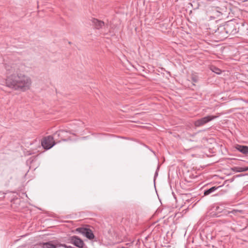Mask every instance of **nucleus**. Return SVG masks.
Wrapping results in <instances>:
<instances>
[{
	"instance_id": "nucleus-14",
	"label": "nucleus",
	"mask_w": 248,
	"mask_h": 248,
	"mask_svg": "<svg viewBox=\"0 0 248 248\" xmlns=\"http://www.w3.org/2000/svg\"><path fill=\"white\" fill-rule=\"evenodd\" d=\"M233 170L237 172H243V167H234Z\"/></svg>"
},
{
	"instance_id": "nucleus-17",
	"label": "nucleus",
	"mask_w": 248,
	"mask_h": 248,
	"mask_svg": "<svg viewBox=\"0 0 248 248\" xmlns=\"http://www.w3.org/2000/svg\"><path fill=\"white\" fill-rule=\"evenodd\" d=\"M62 247H64V248H73L72 247H71L70 246H69V247L67 246L65 244H63L62 245Z\"/></svg>"
},
{
	"instance_id": "nucleus-12",
	"label": "nucleus",
	"mask_w": 248,
	"mask_h": 248,
	"mask_svg": "<svg viewBox=\"0 0 248 248\" xmlns=\"http://www.w3.org/2000/svg\"><path fill=\"white\" fill-rule=\"evenodd\" d=\"M220 186H218V187L213 186L208 189L204 190V195L205 196L211 194L212 193L214 192L215 190H216Z\"/></svg>"
},
{
	"instance_id": "nucleus-19",
	"label": "nucleus",
	"mask_w": 248,
	"mask_h": 248,
	"mask_svg": "<svg viewBox=\"0 0 248 248\" xmlns=\"http://www.w3.org/2000/svg\"><path fill=\"white\" fill-rule=\"evenodd\" d=\"M156 175H157V172L156 171V172L155 173V177L156 176Z\"/></svg>"
},
{
	"instance_id": "nucleus-18",
	"label": "nucleus",
	"mask_w": 248,
	"mask_h": 248,
	"mask_svg": "<svg viewBox=\"0 0 248 248\" xmlns=\"http://www.w3.org/2000/svg\"><path fill=\"white\" fill-rule=\"evenodd\" d=\"M193 80L194 82H196V81H197L196 79L195 78H193Z\"/></svg>"
},
{
	"instance_id": "nucleus-8",
	"label": "nucleus",
	"mask_w": 248,
	"mask_h": 248,
	"mask_svg": "<svg viewBox=\"0 0 248 248\" xmlns=\"http://www.w3.org/2000/svg\"><path fill=\"white\" fill-rule=\"evenodd\" d=\"M225 25L219 26L216 31V33L219 37L220 39L226 38L228 37L227 32L225 30Z\"/></svg>"
},
{
	"instance_id": "nucleus-9",
	"label": "nucleus",
	"mask_w": 248,
	"mask_h": 248,
	"mask_svg": "<svg viewBox=\"0 0 248 248\" xmlns=\"http://www.w3.org/2000/svg\"><path fill=\"white\" fill-rule=\"evenodd\" d=\"M62 245H60L57 241H50L46 243H43L41 244L42 248H57L60 246H62Z\"/></svg>"
},
{
	"instance_id": "nucleus-16",
	"label": "nucleus",
	"mask_w": 248,
	"mask_h": 248,
	"mask_svg": "<svg viewBox=\"0 0 248 248\" xmlns=\"http://www.w3.org/2000/svg\"><path fill=\"white\" fill-rule=\"evenodd\" d=\"M243 172L248 171V167H243Z\"/></svg>"
},
{
	"instance_id": "nucleus-7",
	"label": "nucleus",
	"mask_w": 248,
	"mask_h": 248,
	"mask_svg": "<svg viewBox=\"0 0 248 248\" xmlns=\"http://www.w3.org/2000/svg\"><path fill=\"white\" fill-rule=\"evenodd\" d=\"M226 32H227L228 35L229 34H235L237 31V29L235 27L233 23L229 21L225 24Z\"/></svg>"
},
{
	"instance_id": "nucleus-4",
	"label": "nucleus",
	"mask_w": 248,
	"mask_h": 248,
	"mask_svg": "<svg viewBox=\"0 0 248 248\" xmlns=\"http://www.w3.org/2000/svg\"><path fill=\"white\" fill-rule=\"evenodd\" d=\"M76 231L82 234L89 239L91 240L94 238V236L92 231L89 228L79 227L77 228Z\"/></svg>"
},
{
	"instance_id": "nucleus-15",
	"label": "nucleus",
	"mask_w": 248,
	"mask_h": 248,
	"mask_svg": "<svg viewBox=\"0 0 248 248\" xmlns=\"http://www.w3.org/2000/svg\"><path fill=\"white\" fill-rule=\"evenodd\" d=\"M65 131L64 130H60L59 132H56L55 133V135H57L58 136H59L61 134V133H62L63 132H64Z\"/></svg>"
},
{
	"instance_id": "nucleus-3",
	"label": "nucleus",
	"mask_w": 248,
	"mask_h": 248,
	"mask_svg": "<svg viewBox=\"0 0 248 248\" xmlns=\"http://www.w3.org/2000/svg\"><path fill=\"white\" fill-rule=\"evenodd\" d=\"M41 144L44 149L48 150L52 148L55 144V143L53 137L51 136H48L43 139Z\"/></svg>"
},
{
	"instance_id": "nucleus-10",
	"label": "nucleus",
	"mask_w": 248,
	"mask_h": 248,
	"mask_svg": "<svg viewBox=\"0 0 248 248\" xmlns=\"http://www.w3.org/2000/svg\"><path fill=\"white\" fill-rule=\"evenodd\" d=\"M93 23L95 28L97 29H100L105 26V23L103 21L95 18L93 20Z\"/></svg>"
},
{
	"instance_id": "nucleus-2",
	"label": "nucleus",
	"mask_w": 248,
	"mask_h": 248,
	"mask_svg": "<svg viewBox=\"0 0 248 248\" xmlns=\"http://www.w3.org/2000/svg\"><path fill=\"white\" fill-rule=\"evenodd\" d=\"M217 117V116L208 115L195 121L194 125L196 127H201Z\"/></svg>"
},
{
	"instance_id": "nucleus-11",
	"label": "nucleus",
	"mask_w": 248,
	"mask_h": 248,
	"mask_svg": "<svg viewBox=\"0 0 248 248\" xmlns=\"http://www.w3.org/2000/svg\"><path fill=\"white\" fill-rule=\"evenodd\" d=\"M237 149L240 152L244 154H248V146L243 145H238Z\"/></svg>"
},
{
	"instance_id": "nucleus-5",
	"label": "nucleus",
	"mask_w": 248,
	"mask_h": 248,
	"mask_svg": "<svg viewBox=\"0 0 248 248\" xmlns=\"http://www.w3.org/2000/svg\"><path fill=\"white\" fill-rule=\"evenodd\" d=\"M69 240L71 244L79 248H83L85 246L83 241L77 236H71Z\"/></svg>"
},
{
	"instance_id": "nucleus-13",
	"label": "nucleus",
	"mask_w": 248,
	"mask_h": 248,
	"mask_svg": "<svg viewBox=\"0 0 248 248\" xmlns=\"http://www.w3.org/2000/svg\"><path fill=\"white\" fill-rule=\"evenodd\" d=\"M210 69L213 72L219 75L221 73V70L216 66H212Z\"/></svg>"
},
{
	"instance_id": "nucleus-1",
	"label": "nucleus",
	"mask_w": 248,
	"mask_h": 248,
	"mask_svg": "<svg viewBox=\"0 0 248 248\" xmlns=\"http://www.w3.org/2000/svg\"><path fill=\"white\" fill-rule=\"evenodd\" d=\"M32 84L31 78L21 73L11 74L6 79V86L22 91L29 90Z\"/></svg>"
},
{
	"instance_id": "nucleus-6",
	"label": "nucleus",
	"mask_w": 248,
	"mask_h": 248,
	"mask_svg": "<svg viewBox=\"0 0 248 248\" xmlns=\"http://www.w3.org/2000/svg\"><path fill=\"white\" fill-rule=\"evenodd\" d=\"M5 68L8 74H17L18 71V66L15 63H5Z\"/></svg>"
}]
</instances>
